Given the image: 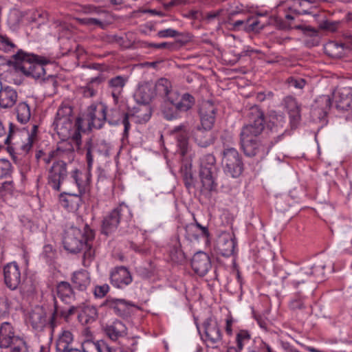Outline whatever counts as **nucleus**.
Instances as JSON below:
<instances>
[{"label":"nucleus","instance_id":"obj_1","mask_svg":"<svg viewBox=\"0 0 352 352\" xmlns=\"http://www.w3.org/2000/svg\"><path fill=\"white\" fill-rule=\"evenodd\" d=\"M250 124L241 131V145L248 157H265L270 151V146L258 141V135L264 129L265 120L263 111L257 107H252L249 114Z\"/></svg>","mask_w":352,"mask_h":352},{"label":"nucleus","instance_id":"obj_2","mask_svg":"<svg viewBox=\"0 0 352 352\" xmlns=\"http://www.w3.org/2000/svg\"><path fill=\"white\" fill-rule=\"evenodd\" d=\"M54 130L63 140L71 139L74 148L79 150L82 143L81 133L84 129L81 118H78L74 122L72 109L67 104H61L56 113L52 124Z\"/></svg>","mask_w":352,"mask_h":352},{"label":"nucleus","instance_id":"obj_3","mask_svg":"<svg viewBox=\"0 0 352 352\" xmlns=\"http://www.w3.org/2000/svg\"><path fill=\"white\" fill-rule=\"evenodd\" d=\"M94 238V232L87 225L84 226L83 230L71 226L65 232L63 245L67 251L72 253L84 250L85 261L90 262L94 256V250L91 245Z\"/></svg>","mask_w":352,"mask_h":352},{"label":"nucleus","instance_id":"obj_4","mask_svg":"<svg viewBox=\"0 0 352 352\" xmlns=\"http://www.w3.org/2000/svg\"><path fill=\"white\" fill-rule=\"evenodd\" d=\"M55 293L53 318L60 316L67 320L76 311V307L72 305L76 300L74 289L69 283L60 281L56 285Z\"/></svg>","mask_w":352,"mask_h":352},{"label":"nucleus","instance_id":"obj_5","mask_svg":"<svg viewBox=\"0 0 352 352\" xmlns=\"http://www.w3.org/2000/svg\"><path fill=\"white\" fill-rule=\"evenodd\" d=\"M16 60L15 68L27 77H31L36 80H43L45 74L44 65L47 63V60L41 56L30 54L19 50L13 56Z\"/></svg>","mask_w":352,"mask_h":352},{"label":"nucleus","instance_id":"obj_6","mask_svg":"<svg viewBox=\"0 0 352 352\" xmlns=\"http://www.w3.org/2000/svg\"><path fill=\"white\" fill-rule=\"evenodd\" d=\"M37 131L36 125H33L30 132L26 130L14 131V125L10 123L9 134L4 141L5 144L7 145L8 152L10 155L16 152L27 154L32 148Z\"/></svg>","mask_w":352,"mask_h":352},{"label":"nucleus","instance_id":"obj_7","mask_svg":"<svg viewBox=\"0 0 352 352\" xmlns=\"http://www.w3.org/2000/svg\"><path fill=\"white\" fill-rule=\"evenodd\" d=\"M221 162L224 173L228 176L236 178L243 172V164L241 155L235 148H224Z\"/></svg>","mask_w":352,"mask_h":352},{"label":"nucleus","instance_id":"obj_8","mask_svg":"<svg viewBox=\"0 0 352 352\" xmlns=\"http://www.w3.org/2000/svg\"><path fill=\"white\" fill-rule=\"evenodd\" d=\"M107 107L103 103L90 105L85 118H81L85 132L93 129H100L104 125L107 118Z\"/></svg>","mask_w":352,"mask_h":352},{"label":"nucleus","instance_id":"obj_9","mask_svg":"<svg viewBox=\"0 0 352 352\" xmlns=\"http://www.w3.org/2000/svg\"><path fill=\"white\" fill-rule=\"evenodd\" d=\"M324 269L323 265H314L310 268H302L297 272H287L286 275L282 278L283 282L285 285H291L294 288H298V285L304 283L306 278L309 276L322 278Z\"/></svg>","mask_w":352,"mask_h":352},{"label":"nucleus","instance_id":"obj_10","mask_svg":"<svg viewBox=\"0 0 352 352\" xmlns=\"http://www.w3.org/2000/svg\"><path fill=\"white\" fill-rule=\"evenodd\" d=\"M131 212L129 208L124 204H121L104 217L102 221V231L105 234L117 229L121 220H129Z\"/></svg>","mask_w":352,"mask_h":352},{"label":"nucleus","instance_id":"obj_11","mask_svg":"<svg viewBox=\"0 0 352 352\" xmlns=\"http://www.w3.org/2000/svg\"><path fill=\"white\" fill-rule=\"evenodd\" d=\"M203 327L207 345L212 348L218 347L222 341V333L217 321L212 318H208L204 322Z\"/></svg>","mask_w":352,"mask_h":352},{"label":"nucleus","instance_id":"obj_12","mask_svg":"<svg viewBox=\"0 0 352 352\" xmlns=\"http://www.w3.org/2000/svg\"><path fill=\"white\" fill-rule=\"evenodd\" d=\"M67 164L63 161H57L53 164L48 175V184L55 190L59 191L61 183L67 175Z\"/></svg>","mask_w":352,"mask_h":352},{"label":"nucleus","instance_id":"obj_13","mask_svg":"<svg viewBox=\"0 0 352 352\" xmlns=\"http://www.w3.org/2000/svg\"><path fill=\"white\" fill-rule=\"evenodd\" d=\"M102 305L112 309L116 315L121 317L129 316L135 307L131 302L114 298H107Z\"/></svg>","mask_w":352,"mask_h":352},{"label":"nucleus","instance_id":"obj_14","mask_svg":"<svg viewBox=\"0 0 352 352\" xmlns=\"http://www.w3.org/2000/svg\"><path fill=\"white\" fill-rule=\"evenodd\" d=\"M110 281L113 287L123 289L132 283L133 278L131 272L126 267L119 266L111 270Z\"/></svg>","mask_w":352,"mask_h":352},{"label":"nucleus","instance_id":"obj_15","mask_svg":"<svg viewBox=\"0 0 352 352\" xmlns=\"http://www.w3.org/2000/svg\"><path fill=\"white\" fill-rule=\"evenodd\" d=\"M236 247V241L233 234L221 233L217 240V248L219 253L226 257L234 254Z\"/></svg>","mask_w":352,"mask_h":352},{"label":"nucleus","instance_id":"obj_16","mask_svg":"<svg viewBox=\"0 0 352 352\" xmlns=\"http://www.w3.org/2000/svg\"><path fill=\"white\" fill-rule=\"evenodd\" d=\"M4 282L8 287L14 290L21 283V275L16 262L7 264L3 268Z\"/></svg>","mask_w":352,"mask_h":352},{"label":"nucleus","instance_id":"obj_17","mask_svg":"<svg viewBox=\"0 0 352 352\" xmlns=\"http://www.w3.org/2000/svg\"><path fill=\"white\" fill-rule=\"evenodd\" d=\"M333 96L336 109L345 113L352 102V88L350 87L339 88L333 92Z\"/></svg>","mask_w":352,"mask_h":352},{"label":"nucleus","instance_id":"obj_18","mask_svg":"<svg viewBox=\"0 0 352 352\" xmlns=\"http://www.w3.org/2000/svg\"><path fill=\"white\" fill-rule=\"evenodd\" d=\"M217 108L210 101L204 102L199 109L201 126L206 129H211L215 121Z\"/></svg>","mask_w":352,"mask_h":352},{"label":"nucleus","instance_id":"obj_19","mask_svg":"<svg viewBox=\"0 0 352 352\" xmlns=\"http://www.w3.org/2000/svg\"><path fill=\"white\" fill-rule=\"evenodd\" d=\"M191 266L196 274L205 276L210 270L212 265L209 256L204 252H198L193 256Z\"/></svg>","mask_w":352,"mask_h":352},{"label":"nucleus","instance_id":"obj_20","mask_svg":"<svg viewBox=\"0 0 352 352\" xmlns=\"http://www.w3.org/2000/svg\"><path fill=\"white\" fill-rule=\"evenodd\" d=\"M169 102L175 107L177 111L185 112L190 110L195 104L194 97L188 94L180 95L177 91L169 97Z\"/></svg>","mask_w":352,"mask_h":352},{"label":"nucleus","instance_id":"obj_21","mask_svg":"<svg viewBox=\"0 0 352 352\" xmlns=\"http://www.w3.org/2000/svg\"><path fill=\"white\" fill-rule=\"evenodd\" d=\"M106 121L111 125H118L122 123L124 125L123 135L127 137L131 128L129 114L122 113L118 107L112 108L109 112L107 113Z\"/></svg>","mask_w":352,"mask_h":352},{"label":"nucleus","instance_id":"obj_22","mask_svg":"<svg viewBox=\"0 0 352 352\" xmlns=\"http://www.w3.org/2000/svg\"><path fill=\"white\" fill-rule=\"evenodd\" d=\"M282 104L287 111L292 127H296L300 120V106L296 98L288 96L284 98Z\"/></svg>","mask_w":352,"mask_h":352},{"label":"nucleus","instance_id":"obj_23","mask_svg":"<svg viewBox=\"0 0 352 352\" xmlns=\"http://www.w3.org/2000/svg\"><path fill=\"white\" fill-rule=\"evenodd\" d=\"M19 336L11 323L2 322L0 325V348L8 349Z\"/></svg>","mask_w":352,"mask_h":352},{"label":"nucleus","instance_id":"obj_24","mask_svg":"<svg viewBox=\"0 0 352 352\" xmlns=\"http://www.w3.org/2000/svg\"><path fill=\"white\" fill-rule=\"evenodd\" d=\"M331 106V100L329 95H322L317 98L312 106L311 114L316 119L322 120L327 114Z\"/></svg>","mask_w":352,"mask_h":352},{"label":"nucleus","instance_id":"obj_25","mask_svg":"<svg viewBox=\"0 0 352 352\" xmlns=\"http://www.w3.org/2000/svg\"><path fill=\"white\" fill-rule=\"evenodd\" d=\"M18 100V93L13 87L4 85L0 91V108L8 109L13 107Z\"/></svg>","mask_w":352,"mask_h":352},{"label":"nucleus","instance_id":"obj_26","mask_svg":"<svg viewBox=\"0 0 352 352\" xmlns=\"http://www.w3.org/2000/svg\"><path fill=\"white\" fill-rule=\"evenodd\" d=\"M104 331L110 340L117 341L126 336L127 328L122 322L115 320L111 324H107L104 327Z\"/></svg>","mask_w":352,"mask_h":352},{"label":"nucleus","instance_id":"obj_27","mask_svg":"<svg viewBox=\"0 0 352 352\" xmlns=\"http://www.w3.org/2000/svg\"><path fill=\"white\" fill-rule=\"evenodd\" d=\"M83 151L85 152L87 169H89V170H91L92 168L94 158L96 153L105 156H109V155L107 148H106L104 151H102L100 149L99 145L94 143L91 139H89L86 141Z\"/></svg>","mask_w":352,"mask_h":352},{"label":"nucleus","instance_id":"obj_28","mask_svg":"<svg viewBox=\"0 0 352 352\" xmlns=\"http://www.w3.org/2000/svg\"><path fill=\"white\" fill-rule=\"evenodd\" d=\"M127 80L126 77L122 76H115L108 80V89L111 92L116 104L118 102V100Z\"/></svg>","mask_w":352,"mask_h":352},{"label":"nucleus","instance_id":"obj_29","mask_svg":"<svg viewBox=\"0 0 352 352\" xmlns=\"http://www.w3.org/2000/svg\"><path fill=\"white\" fill-rule=\"evenodd\" d=\"M210 129L197 126L192 131V136L195 142L201 147H207L212 142Z\"/></svg>","mask_w":352,"mask_h":352},{"label":"nucleus","instance_id":"obj_30","mask_svg":"<svg viewBox=\"0 0 352 352\" xmlns=\"http://www.w3.org/2000/svg\"><path fill=\"white\" fill-rule=\"evenodd\" d=\"M91 170L87 169L85 172L74 170L72 173V177L78 188V193L82 195L85 193L87 188L89 186L91 181Z\"/></svg>","mask_w":352,"mask_h":352},{"label":"nucleus","instance_id":"obj_31","mask_svg":"<svg viewBox=\"0 0 352 352\" xmlns=\"http://www.w3.org/2000/svg\"><path fill=\"white\" fill-rule=\"evenodd\" d=\"M155 96L154 86L149 83L140 85L135 94L138 102L144 104H148Z\"/></svg>","mask_w":352,"mask_h":352},{"label":"nucleus","instance_id":"obj_32","mask_svg":"<svg viewBox=\"0 0 352 352\" xmlns=\"http://www.w3.org/2000/svg\"><path fill=\"white\" fill-rule=\"evenodd\" d=\"M217 173H210L209 170L204 169L199 170V177L201 179L202 187V193H207L214 190L217 188L215 182Z\"/></svg>","mask_w":352,"mask_h":352},{"label":"nucleus","instance_id":"obj_33","mask_svg":"<svg viewBox=\"0 0 352 352\" xmlns=\"http://www.w3.org/2000/svg\"><path fill=\"white\" fill-rule=\"evenodd\" d=\"M173 131L177 133V146L182 155H185L188 151V138L186 131V125L183 124L175 126Z\"/></svg>","mask_w":352,"mask_h":352},{"label":"nucleus","instance_id":"obj_34","mask_svg":"<svg viewBox=\"0 0 352 352\" xmlns=\"http://www.w3.org/2000/svg\"><path fill=\"white\" fill-rule=\"evenodd\" d=\"M71 280L76 289L84 291L90 284V276L85 270L77 271L72 274Z\"/></svg>","mask_w":352,"mask_h":352},{"label":"nucleus","instance_id":"obj_35","mask_svg":"<svg viewBox=\"0 0 352 352\" xmlns=\"http://www.w3.org/2000/svg\"><path fill=\"white\" fill-rule=\"evenodd\" d=\"M74 338L69 331H63L58 337L56 342V352H63L73 347Z\"/></svg>","mask_w":352,"mask_h":352},{"label":"nucleus","instance_id":"obj_36","mask_svg":"<svg viewBox=\"0 0 352 352\" xmlns=\"http://www.w3.org/2000/svg\"><path fill=\"white\" fill-rule=\"evenodd\" d=\"M171 82L166 78H160L154 86L155 94H157L161 96L166 97L169 101V97L177 91L171 89Z\"/></svg>","mask_w":352,"mask_h":352},{"label":"nucleus","instance_id":"obj_37","mask_svg":"<svg viewBox=\"0 0 352 352\" xmlns=\"http://www.w3.org/2000/svg\"><path fill=\"white\" fill-rule=\"evenodd\" d=\"M45 317L43 311L40 309H35L29 314L28 322L34 329H41L45 324Z\"/></svg>","mask_w":352,"mask_h":352},{"label":"nucleus","instance_id":"obj_38","mask_svg":"<svg viewBox=\"0 0 352 352\" xmlns=\"http://www.w3.org/2000/svg\"><path fill=\"white\" fill-rule=\"evenodd\" d=\"M344 44L329 41L324 46L325 53L332 58H340L344 54Z\"/></svg>","mask_w":352,"mask_h":352},{"label":"nucleus","instance_id":"obj_39","mask_svg":"<svg viewBox=\"0 0 352 352\" xmlns=\"http://www.w3.org/2000/svg\"><path fill=\"white\" fill-rule=\"evenodd\" d=\"M80 195L78 194L67 193L65 197L62 196L60 201L63 207L69 209H77L81 202Z\"/></svg>","mask_w":352,"mask_h":352},{"label":"nucleus","instance_id":"obj_40","mask_svg":"<svg viewBox=\"0 0 352 352\" xmlns=\"http://www.w3.org/2000/svg\"><path fill=\"white\" fill-rule=\"evenodd\" d=\"M17 120L21 124H26L30 119V107L25 102L18 104L16 108Z\"/></svg>","mask_w":352,"mask_h":352},{"label":"nucleus","instance_id":"obj_41","mask_svg":"<svg viewBox=\"0 0 352 352\" xmlns=\"http://www.w3.org/2000/svg\"><path fill=\"white\" fill-rule=\"evenodd\" d=\"M223 10L219 9L207 12L203 17V21L206 24H214L217 23V28H220L224 23V20L221 17Z\"/></svg>","mask_w":352,"mask_h":352},{"label":"nucleus","instance_id":"obj_42","mask_svg":"<svg viewBox=\"0 0 352 352\" xmlns=\"http://www.w3.org/2000/svg\"><path fill=\"white\" fill-rule=\"evenodd\" d=\"M100 82L98 78H92L87 85L79 89V92L85 98H91L98 92V85Z\"/></svg>","mask_w":352,"mask_h":352},{"label":"nucleus","instance_id":"obj_43","mask_svg":"<svg viewBox=\"0 0 352 352\" xmlns=\"http://www.w3.org/2000/svg\"><path fill=\"white\" fill-rule=\"evenodd\" d=\"M74 150H75L74 146L71 143L66 142V143L64 144V147L63 146H59L57 148V151H50V152H49L47 153H45V155L43 157V160L42 161L45 164H49L52 162L53 158L55 157V155H56V153L64 152V151H68L69 153V154L73 157H74Z\"/></svg>","mask_w":352,"mask_h":352},{"label":"nucleus","instance_id":"obj_44","mask_svg":"<svg viewBox=\"0 0 352 352\" xmlns=\"http://www.w3.org/2000/svg\"><path fill=\"white\" fill-rule=\"evenodd\" d=\"M10 352H32V349L25 338L19 336L12 343Z\"/></svg>","mask_w":352,"mask_h":352},{"label":"nucleus","instance_id":"obj_45","mask_svg":"<svg viewBox=\"0 0 352 352\" xmlns=\"http://www.w3.org/2000/svg\"><path fill=\"white\" fill-rule=\"evenodd\" d=\"M151 116V111L148 107L143 106L135 114L129 115V119L133 120L137 123H144L148 121Z\"/></svg>","mask_w":352,"mask_h":352},{"label":"nucleus","instance_id":"obj_46","mask_svg":"<svg viewBox=\"0 0 352 352\" xmlns=\"http://www.w3.org/2000/svg\"><path fill=\"white\" fill-rule=\"evenodd\" d=\"M98 316V311L95 307L91 305L85 306L81 314L79 315V318L82 321L85 323H89L94 321Z\"/></svg>","mask_w":352,"mask_h":352},{"label":"nucleus","instance_id":"obj_47","mask_svg":"<svg viewBox=\"0 0 352 352\" xmlns=\"http://www.w3.org/2000/svg\"><path fill=\"white\" fill-rule=\"evenodd\" d=\"M215 157L211 154L204 155L200 162V170H208L210 173H217Z\"/></svg>","mask_w":352,"mask_h":352},{"label":"nucleus","instance_id":"obj_48","mask_svg":"<svg viewBox=\"0 0 352 352\" xmlns=\"http://www.w3.org/2000/svg\"><path fill=\"white\" fill-rule=\"evenodd\" d=\"M265 27V23H261L258 16L249 17L246 19V25L243 28L245 32H258Z\"/></svg>","mask_w":352,"mask_h":352},{"label":"nucleus","instance_id":"obj_49","mask_svg":"<svg viewBox=\"0 0 352 352\" xmlns=\"http://www.w3.org/2000/svg\"><path fill=\"white\" fill-rule=\"evenodd\" d=\"M251 339L250 333L245 329L239 330L236 335V348L243 350L245 344H247Z\"/></svg>","mask_w":352,"mask_h":352},{"label":"nucleus","instance_id":"obj_50","mask_svg":"<svg viewBox=\"0 0 352 352\" xmlns=\"http://www.w3.org/2000/svg\"><path fill=\"white\" fill-rule=\"evenodd\" d=\"M78 22L82 24L87 25L88 27H99L101 29L104 30L107 27V23L101 19H96L93 17H85V18H81L78 19Z\"/></svg>","mask_w":352,"mask_h":352},{"label":"nucleus","instance_id":"obj_51","mask_svg":"<svg viewBox=\"0 0 352 352\" xmlns=\"http://www.w3.org/2000/svg\"><path fill=\"white\" fill-rule=\"evenodd\" d=\"M16 48L12 40L6 34H0V50L5 52L14 51Z\"/></svg>","mask_w":352,"mask_h":352},{"label":"nucleus","instance_id":"obj_52","mask_svg":"<svg viewBox=\"0 0 352 352\" xmlns=\"http://www.w3.org/2000/svg\"><path fill=\"white\" fill-rule=\"evenodd\" d=\"M12 166L10 161L0 159V178L7 177L11 175Z\"/></svg>","mask_w":352,"mask_h":352},{"label":"nucleus","instance_id":"obj_53","mask_svg":"<svg viewBox=\"0 0 352 352\" xmlns=\"http://www.w3.org/2000/svg\"><path fill=\"white\" fill-rule=\"evenodd\" d=\"M170 256L172 261L175 263H181L185 260L184 253L179 245L174 246L170 250Z\"/></svg>","mask_w":352,"mask_h":352},{"label":"nucleus","instance_id":"obj_54","mask_svg":"<svg viewBox=\"0 0 352 352\" xmlns=\"http://www.w3.org/2000/svg\"><path fill=\"white\" fill-rule=\"evenodd\" d=\"M110 287L108 284L96 285L93 289V294L96 298H102L109 292Z\"/></svg>","mask_w":352,"mask_h":352},{"label":"nucleus","instance_id":"obj_55","mask_svg":"<svg viewBox=\"0 0 352 352\" xmlns=\"http://www.w3.org/2000/svg\"><path fill=\"white\" fill-rule=\"evenodd\" d=\"M289 307L292 310H301L304 309V297L297 294L289 302Z\"/></svg>","mask_w":352,"mask_h":352},{"label":"nucleus","instance_id":"obj_56","mask_svg":"<svg viewBox=\"0 0 352 352\" xmlns=\"http://www.w3.org/2000/svg\"><path fill=\"white\" fill-rule=\"evenodd\" d=\"M100 340L96 342L87 340L82 344L83 352H99Z\"/></svg>","mask_w":352,"mask_h":352},{"label":"nucleus","instance_id":"obj_57","mask_svg":"<svg viewBox=\"0 0 352 352\" xmlns=\"http://www.w3.org/2000/svg\"><path fill=\"white\" fill-rule=\"evenodd\" d=\"M287 82L289 87L299 89H302L306 85V81L304 78L293 76L287 79Z\"/></svg>","mask_w":352,"mask_h":352},{"label":"nucleus","instance_id":"obj_58","mask_svg":"<svg viewBox=\"0 0 352 352\" xmlns=\"http://www.w3.org/2000/svg\"><path fill=\"white\" fill-rule=\"evenodd\" d=\"M42 255L45 258L46 262H50L54 258L56 251L51 245H45L43 247Z\"/></svg>","mask_w":352,"mask_h":352},{"label":"nucleus","instance_id":"obj_59","mask_svg":"<svg viewBox=\"0 0 352 352\" xmlns=\"http://www.w3.org/2000/svg\"><path fill=\"white\" fill-rule=\"evenodd\" d=\"M186 238L190 241L197 240L198 238V230L194 226L187 225L185 228Z\"/></svg>","mask_w":352,"mask_h":352},{"label":"nucleus","instance_id":"obj_60","mask_svg":"<svg viewBox=\"0 0 352 352\" xmlns=\"http://www.w3.org/2000/svg\"><path fill=\"white\" fill-rule=\"evenodd\" d=\"M178 35L177 31L175 30L168 28L160 30L157 32V36L160 38L175 37Z\"/></svg>","mask_w":352,"mask_h":352},{"label":"nucleus","instance_id":"obj_61","mask_svg":"<svg viewBox=\"0 0 352 352\" xmlns=\"http://www.w3.org/2000/svg\"><path fill=\"white\" fill-rule=\"evenodd\" d=\"M144 46L148 47H153L155 49H163V48H169L173 46V45L170 43L163 42L161 43H144Z\"/></svg>","mask_w":352,"mask_h":352},{"label":"nucleus","instance_id":"obj_62","mask_svg":"<svg viewBox=\"0 0 352 352\" xmlns=\"http://www.w3.org/2000/svg\"><path fill=\"white\" fill-rule=\"evenodd\" d=\"M236 322V320L232 316H228L226 320L225 330L228 336L232 334V325Z\"/></svg>","mask_w":352,"mask_h":352},{"label":"nucleus","instance_id":"obj_63","mask_svg":"<svg viewBox=\"0 0 352 352\" xmlns=\"http://www.w3.org/2000/svg\"><path fill=\"white\" fill-rule=\"evenodd\" d=\"M8 305L4 298H0V317L3 316L8 313Z\"/></svg>","mask_w":352,"mask_h":352},{"label":"nucleus","instance_id":"obj_64","mask_svg":"<svg viewBox=\"0 0 352 352\" xmlns=\"http://www.w3.org/2000/svg\"><path fill=\"white\" fill-rule=\"evenodd\" d=\"M273 93L272 91H261L256 94V98L259 102H263L267 98H272Z\"/></svg>","mask_w":352,"mask_h":352}]
</instances>
